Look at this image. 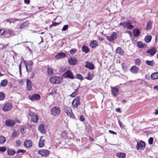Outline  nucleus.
Returning <instances> with one entry per match:
<instances>
[{
    "mask_svg": "<svg viewBox=\"0 0 158 158\" xmlns=\"http://www.w3.org/2000/svg\"><path fill=\"white\" fill-rule=\"evenodd\" d=\"M61 80V78L56 76L52 77L50 79V82L54 84H59Z\"/></svg>",
    "mask_w": 158,
    "mask_h": 158,
    "instance_id": "obj_1",
    "label": "nucleus"
},
{
    "mask_svg": "<svg viewBox=\"0 0 158 158\" xmlns=\"http://www.w3.org/2000/svg\"><path fill=\"white\" fill-rule=\"evenodd\" d=\"M51 114L54 116L58 115L60 113L59 107L55 106L53 107L51 110Z\"/></svg>",
    "mask_w": 158,
    "mask_h": 158,
    "instance_id": "obj_2",
    "label": "nucleus"
},
{
    "mask_svg": "<svg viewBox=\"0 0 158 158\" xmlns=\"http://www.w3.org/2000/svg\"><path fill=\"white\" fill-rule=\"evenodd\" d=\"M63 76L66 78H69L72 79H73L75 78L72 72L69 70H67L66 72L63 74Z\"/></svg>",
    "mask_w": 158,
    "mask_h": 158,
    "instance_id": "obj_3",
    "label": "nucleus"
},
{
    "mask_svg": "<svg viewBox=\"0 0 158 158\" xmlns=\"http://www.w3.org/2000/svg\"><path fill=\"white\" fill-rule=\"evenodd\" d=\"M64 110L68 116L72 118H73L74 116L72 113V110L70 107L66 106H65Z\"/></svg>",
    "mask_w": 158,
    "mask_h": 158,
    "instance_id": "obj_4",
    "label": "nucleus"
},
{
    "mask_svg": "<svg viewBox=\"0 0 158 158\" xmlns=\"http://www.w3.org/2000/svg\"><path fill=\"white\" fill-rule=\"evenodd\" d=\"M156 49L155 47H152L150 48L146 51V53L150 56H153L156 52Z\"/></svg>",
    "mask_w": 158,
    "mask_h": 158,
    "instance_id": "obj_5",
    "label": "nucleus"
},
{
    "mask_svg": "<svg viewBox=\"0 0 158 158\" xmlns=\"http://www.w3.org/2000/svg\"><path fill=\"white\" fill-rule=\"evenodd\" d=\"M145 146V143L141 140L139 143L137 142V144L136 146V148L138 150H139L140 148L141 150H143L144 149Z\"/></svg>",
    "mask_w": 158,
    "mask_h": 158,
    "instance_id": "obj_6",
    "label": "nucleus"
},
{
    "mask_svg": "<svg viewBox=\"0 0 158 158\" xmlns=\"http://www.w3.org/2000/svg\"><path fill=\"white\" fill-rule=\"evenodd\" d=\"M38 153L43 156H47L50 153V152L47 150L42 149L38 151Z\"/></svg>",
    "mask_w": 158,
    "mask_h": 158,
    "instance_id": "obj_7",
    "label": "nucleus"
},
{
    "mask_svg": "<svg viewBox=\"0 0 158 158\" xmlns=\"http://www.w3.org/2000/svg\"><path fill=\"white\" fill-rule=\"evenodd\" d=\"M29 115L31 117V122L37 123L38 122V118L37 115L32 112H30L29 114Z\"/></svg>",
    "mask_w": 158,
    "mask_h": 158,
    "instance_id": "obj_8",
    "label": "nucleus"
},
{
    "mask_svg": "<svg viewBox=\"0 0 158 158\" xmlns=\"http://www.w3.org/2000/svg\"><path fill=\"white\" fill-rule=\"evenodd\" d=\"M80 104V98L76 97L72 102V105L75 107H77Z\"/></svg>",
    "mask_w": 158,
    "mask_h": 158,
    "instance_id": "obj_9",
    "label": "nucleus"
},
{
    "mask_svg": "<svg viewBox=\"0 0 158 158\" xmlns=\"http://www.w3.org/2000/svg\"><path fill=\"white\" fill-rule=\"evenodd\" d=\"M15 123V121L12 119L7 120L5 122V125L7 127H12Z\"/></svg>",
    "mask_w": 158,
    "mask_h": 158,
    "instance_id": "obj_10",
    "label": "nucleus"
},
{
    "mask_svg": "<svg viewBox=\"0 0 158 158\" xmlns=\"http://www.w3.org/2000/svg\"><path fill=\"white\" fill-rule=\"evenodd\" d=\"M107 39L110 41H113L117 39V34L115 32H113L110 36H107Z\"/></svg>",
    "mask_w": 158,
    "mask_h": 158,
    "instance_id": "obj_11",
    "label": "nucleus"
},
{
    "mask_svg": "<svg viewBox=\"0 0 158 158\" xmlns=\"http://www.w3.org/2000/svg\"><path fill=\"white\" fill-rule=\"evenodd\" d=\"M12 108L11 104L10 103H7L5 104L2 108V110L5 111H7L10 110Z\"/></svg>",
    "mask_w": 158,
    "mask_h": 158,
    "instance_id": "obj_12",
    "label": "nucleus"
},
{
    "mask_svg": "<svg viewBox=\"0 0 158 158\" xmlns=\"http://www.w3.org/2000/svg\"><path fill=\"white\" fill-rule=\"evenodd\" d=\"M86 64L85 67L87 68H88L90 70L94 69V66L93 64L91 62L86 61L85 62Z\"/></svg>",
    "mask_w": 158,
    "mask_h": 158,
    "instance_id": "obj_13",
    "label": "nucleus"
},
{
    "mask_svg": "<svg viewBox=\"0 0 158 158\" xmlns=\"http://www.w3.org/2000/svg\"><path fill=\"white\" fill-rule=\"evenodd\" d=\"M130 70L132 73L136 74L139 73V69L136 66L134 65L131 67Z\"/></svg>",
    "mask_w": 158,
    "mask_h": 158,
    "instance_id": "obj_14",
    "label": "nucleus"
},
{
    "mask_svg": "<svg viewBox=\"0 0 158 158\" xmlns=\"http://www.w3.org/2000/svg\"><path fill=\"white\" fill-rule=\"evenodd\" d=\"M30 99L32 101L37 100L39 99L40 98V95L38 94H34L32 95L30 97H29Z\"/></svg>",
    "mask_w": 158,
    "mask_h": 158,
    "instance_id": "obj_15",
    "label": "nucleus"
},
{
    "mask_svg": "<svg viewBox=\"0 0 158 158\" xmlns=\"http://www.w3.org/2000/svg\"><path fill=\"white\" fill-rule=\"evenodd\" d=\"M66 56V54L64 53L61 52L56 55L55 56V58L57 59H61L65 57Z\"/></svg>",
    "mask_w": 158,
    "mask_h": 158,
    "instance_id": "obj_16",
    "label": "nucleus"
},
{
    "mask_svg": "<svg viewBox=\"0 0 158 158\" xmlns=\"http://www.w3.org/2000/svg\"><path fill=\"white\" fill-rule=\"evenodd\" d=\"M32 145V143L31 141L30 140H26L24 143V146L27 147L29 148Z\"/></svg>",
    "mask_w": 158,
    "mask_h": 158,
    "instance_id": "obj_17",
    "label": "nucleus"
},
{
    "mask_svg": "<svg viewBox=\"0 0 158 158\" xmlns=\"http://www.w3.org/2000/svg\"><path fill=\"white\" fill-rule=\"evenodd\" d=\"M29 23L28 21H26L24 23L21 24L19 27H18V28H20L21 29H24L28 26Z\"/></svg>",
    "mask_w": 158,
    "mask_h": 158,
    "instance_id": "obj_18",
    "label": "nucleus"
},
{
    "mask_svg": "<svg viewBox=\"0 0 158 158\" xmlns=\"http://www.w3.org/2000/svg\"><path fill=\"white\" fill-rule=\"evenodd\" d=\"M111 92L113 95L114 96H117L119 94V90L116 87L112 88Z\"/></svg>",
    "mask_w": 158,
    "mask_h": 158,
    "instance_id": "obj_19",
    "label": "nucleus"
},
{
    "mask_svg": "<svg viewBox=\"0 0 158 158\" xmlns=\"http://www.w3.org/2000/svg\"><path fill=\"white\" fill-rule=\"evenodd\" d=\"M132 22L130 21H127L126 22L125 28L128 29H131L133 28V25H131Z\"/></svg>",
    "mask_w": 158,
    "mask_h": 158,
    "instance_id": "obj_20",
    "label": "nucleus"
},
{
    "mask_svg": "<svg viewBox=\"0 0 158 158\" xmlns=\"http://www.w3.org/2000/svg\"><path fill=\"white\" fill-rule=\"evenodd\" d=\"M69 63L71 65H74L76 64L77 63V60L74 58H71L68 60Z\"/></svg>",
    "mask_w": 158,
    "mask_h": 158,
    "instance_id": "obj_21",
    "label": "nucleus"
},
{
    "mask_svg": "<svg viewBox=\"0 0 158 158\" xmlns=\"http://www.w3.org/2000/svg\"><path fill=\"white\" fill-rule=\"evenodd\" d=\"M32 88L31 83L30 80L29 79L27 80V90L30 91L31 90Z\"/></svg>",
    "mask_w": 158,
    "mask_h": 158,
    "instance_id": "obj_22",
    "label": "nucleus"
},
{
    "mask_svg": "<svg viewBox=\"0 0 158 158\" xmlns=\"http://www.w3.org/2000/svg\"><path fill=\"white\" fill-rule=\"evenodd\" d=\"M140 33L139 30L138 28L134 29L133 30V34L135 37H138Z\"/></svg>",
    "mask_w": 158,
    "mask_h": 158,
    "instance_id": "obj_23",
    "label": "nucleus"
},
{
    "mask_svg": "<svg viewBox=\"0 0 158 158\" xmlns=\"http://www.w3.org/2000/svg\"><path fill=\"white\" fill-rule=\"evenodd\" d=\"M38 129L39 131L42 134H45L46 133L44 126L42 124H41L39 126Z\"/></svg>",
    "mask_w": 158,
    "mask_h": 158,
    "instance_id": "obj_24",
    "label": "nucleus"
},
{
    "mask_svg": "<svg viewBox=\"0 0 158 158\" xmlns=\"http://www.w3.org/2000/svg\"><path fill=\"white\" fill-rule=\"evenodd\" d=\"M7 152V154L10 156H13L15 153V150L11 148L8 149Z\"/></svg>",
    "mask_w": 158,
    "mask_h": 158,
    "instance_id": "obj_25",
    "label": "nucleus"
},
{
    "mask_svg": "<svg viewBox=\"0 0 158 158\" xmlns=\"http://www.w3.org/2000/svg\"><path fill=\"white\" fill-rule=\"evenodd\" d=\"M98 43L97 42L96 40L92 41L90 43V46L93 48H95L98 45Z\"/></svg>",
    "mask_w": 158,
    "mask_h": 158,
    "instance_id": "obj_26",
    "label": "nucleus"
},
{
    "mask_svg": "<svg viewBox=\"0 0 158 158\" xmlns=\"http://www.w3.org/2000/svg\"><path fill=\"white\" fill-rule=\"evenodd\" d=\"M82 51L83 52L87 53L89 52V50L88 48L86 46L84 45L82 47Z\"/></svg>",
    "mask_w": 158,
    "mask_h": 158,
    "instance_id": "obj_27",
    "label": "nucleus"
},
{
    "mask_svg": "<svg viewBox=\"0 0 158 158\" xmlns=\"http://www.w3.org/2000/svg\"><path fill=\"white\" fill-rule=\"evenodd\" d=\"M42 137H40L39 142V146L40 148H42L44 146V143L45 142L44 139L42 140Z\"/></svg>",
    "mask_w": 158,
    "mask_h": 158,
    "instance_id": "obj_28",
    "label": "nucleus"
},
{
    "mask_svg": "<svg viewBox=\"0 0 158 158\" xmlns=\"http://www.w3.org/2000/svg\"><path fill=\"white\" fill-rule=\"evenodd\" d=\"M151 77L152 80H155L158 79V73L155 72L152 74Z\"/></svg>",
    "mask_w": 158,
    "mask_h": 158,
    "instance_id": "obj_29",
    "label": "nucleus"
},
{
    "mask_svg": "<svg viewBox=\"0 0 158 158\" xmlns=\"http://www.w3.org/2000/svg\"><path fill=\"white\" fill-rule=\"evenodd\" d=\"M152 39V36L150 35H147L145 38V41L146 43H149Z\"/></svg>",
    "mask_w": 158,
    "mask_h": 158,
    "instance_id": "obj_30",
    "label": "nucleus"
},
{
    "mask_svg": "<svg viewBox=\"0 0 158 158\" xmlns=\"http://www.w3.org/2000/svg\"><path fill=\"white\" fill-rule=\"evenodd\" d=\"M93 74L90 73H88L87 76L85 77V78L88 80H91L93 77Z\"/></svg>",
    "mask_w": 158,
    "mask_h": 158,
    "instance_id": "obj_31",
    "label": "nucleus"
},
{
    "mask_svg": "<svg viewBox=\"0 0 158 158\" xmlns=\"http://www.w3.org/2000/svg\"><path fill=\"white\" fill-rule=\"evenodd\" d=\"M117 156L119 158H124L125 157V154L120 152L117 154Z\"/></svg>",
    "mask_w": 158,
    "mask_h": 158,
    "instance_id": "obj_32",
    "label": "nucleus"
},
{
    "mask_svg": "<svg viewBox=\"0 0 158 158\" xmlns=\"http://www.w3.org/2000/svg\"><path fill=\"white\" fill-rule=\"evenodd\" d=\"M145 63L147 65L152 66H153L154 64V60H146Z\"/></svg>",
    "mask_w": 158,
    "mask_h": 158,
    "instance_id": "obj_33",
    "label": "nucleus"
},
{
    "mask_svg": "<svg viewBox=\"0 0 158 158\" xmlns=\"http://www.w3.org/2000/svg\"><path fill=\"white\" fill-rule=\"evenodd\" d=\"M9 34L11 36H13L15 35L13 31L10 30H6V34Z\"/></svg>",
    "mask_w": 158,
    "mask_h": 158,
    "instance_id": "obj_34",
    "label": "nucleus"
},
{
    "mask_svg": "<svg viewBox=\"0 0 158 158\" xmlns=\"http://www.w3.org/2000/svg\"><path fill=\"white\" fill-rule=\"evenodd\" d=\"M47 73L49 75H52L54 74L53 69L51 68H48Z\"/></svg>",
    "mask_w": 158,
    "mask_h": 158,
    "instance_id": "obj_35",
    "label": "nucleus"
},
{
    "mask_svg": "<svg viewBox=\"0 0 158 158\" xmlns=\"http://www.w3.org/2000/svg\"><path fill=\"white\" fill-rule=\"evenodd\" d=\"M17 19H14L13 18H10L6 20V21L7 23H9L10 24L11 23H14L16 20H17Z\"/></svg>",
    "mask_w": 158,
    "mask_h": 158,
    "instance_id": "obj_36",
    "label": "nucleus"
},
{
    "mask_svg": "<svg viewBox=\"0 0 158 158\" xmlns=\"http://www.w3.org/2000/svg\"><path fill=\"white\" fill-rule=\"evenodd\" d=\"M7 84V81L6 80H3L2 81L0 85L4 87L6 86Z\"/></svg>",
    "mask_w": 158,
    "mask_h": 158,
    "instance_id": "obj_37",
    "label": "nucleus"
},
{
    "mask_svg": "<svg viewBox=\"0 0 158 158\" xmlns=\"http://www.w3.org/2000/svg\"><path fill=\"white\" fill-rule=\"evenodd\" d=\"M6 141V138L3 136H0V143L3 144Z\"/></svg>",
    "mask_w": 158,
    "mask_h": 158,
    "instance_id": "obj_38",
    "label": "nucleus"
},
{
    "mask_svg": "<svg viewBox=\"0 0 158 158\" xmlns=\"http://www.w3.org/2000/svg\"><path fill=\"white\" fill-rule=\"evenodd\" d=\"M116 52L121 55H123V50L120 47L117 48L116 50Z\"/></svg>",
    "mask_w": 158,
    "mask_h": 158,
    "instance_id": "obj_39",
    "label": "nucleus"
},
{
    "mask_svg": "<svg viewBox=\"0 0 158 158\" xmlns=\"http://www.w3.org/2000/svg\"><path fill=\"white\" fill-rule=\"evenodd\" d=\"M152 22L149 21L148 22L147 27H146V28L147 30H150L151 29L152 27Z\"/></svg>",
    "mask_w": 158,
    "mask_h": 158,
    "instance_id": "obj_40",
    "label": "nucleus"
},
{
    "mask_svg": "<svg viewBox=\"0 0 158 158\" xmlns=\"http://www.w3.org/2000/svg\"><path fill=\"white\" fill-rule=\"evenodd\" d=\"M137 44V46L140 48H143L145 45V44H143L141 42H138Z\"/></svg>",
    "mask_w": 158,
    "mask_h": 158,
    "instance_id": "obj_41",
    "label": "nucleus"
},
{
    "mask_svg": "<svg viewBox=\"0 0 158 158\" xmlns=\"http://www.w3.org/2000/svg\"><path fill=\"white\" fill-rule=\"evenodd\" d=\"M6 30L4 28H0V35H5L6 34Z\"/></svg>",
    "mask_w": 158,
    "mask_h": 158,
    "instance_id": "obj_42",
    "label": "nucleus"
},
{
    "mask_svg": "<svg viewBox=\"0 0 158 158\" xmlns=\"http://www.w3.org/2000/svg\"><path fill=\"white\" fill-rule=\"evenodd\" d=\"M134 61L135 64L137 65H139L141 63V60L139 59H136Z\"/></svg>",
    "mask_w": 158,
    "mask_h": 158,
    "instance_id": "obj_43",
    "label": "nucleus"
},
{
    "mask_svg": "<svg viewBox=\"0 0 158 158\" xmlns=\"http://www.w3.org/2000/svg\"><path fill=\"white\" fill-rule=\"evenodd\" d=\"M75 78L80 80L81 81L83 80V77L80 74H77L75 77Z\"/></svg>",
    "mask_w": 158,
    "mask_h": 158,
    "instance_id": "obj_44",
    "label": "nucleus"
},
{
    "mask_svg": "<svg viewBox=\"0 0 158 158\" xmlns=\"http://www.w3.org/2000/svg\"><path fill=\"white\" fill-rule=\"evenodd\" d=\"M27 71L28 72H29L32 70V68L31 66L29 65L28 64L26 65L25 66Z\"/></svg>",
    "mask_w": 158,
    "mask_h": 158,
    "instance_id": "obj_45",
    "label": "nucleus"
},
{
    "mask_svg": "<svg viewBox=\"0 0 158 158\" xmlns=\"http://www.w3.org/2000/svg\"><path fill=\"white\" fill-rule=\"evenodd\" d=\"M5 98L4 94L2 92L0 93V101L3 100Z\"/></svg>",
    "mask_w": 158,
    "mask_h": 158,
    "instance_id": "obj_46",
    "label": "nucleus"
},
{
    "mask_svg": "<svg viewBox=\"0 0 158 158\" xmlns=\"http://www.w3.org/2000/svg\"><path fill=\"white\" fill-rule=\"evenodd\" d=\"M67 135L68 133L65 131H64L62 133V136L63 137H64V138H66L67 137Z\"/></svg>",
    "mask_w": 158,
    "mask_h": 158,
    "instance_id": "obj_47",
    "label": "nucleus"
},
{
    "mask_svg": "<svg viewBox=\"0 0 158 158\" xmlns=\"http://www.w3.org/2000/svg\"><path fill=\"white\" fill-rule=\"evenodd\" d=\"M18 132L16 131H14L11 134V136L12 137H16L17 136Z\"/></svg>",
    "mask_w": 158,
    "mask_h": 158,
    "instance_id": "obj_48",
    "label": "nucleus"
},
{
    "mask_svg": "<svg viewBox=\"0 0 158 158\" xmlns=\"http://www.w3.org/2000/svg\"><path fill=\"white\" fill-rule=\"evenodd\" d=\"M68 27L69 25H64L62 29V31H65L68 29Z\"/></svg>",
    "mask_w": 158,
    "mask_h": 158,
    "instance_id": "obj_49",
    "label": "nucleus"
},
{
    "mask_svg": "<svg viewBox=\"0 0 158 158\" xmlns=\"http://www.w3.org/2000/svg\"><path fill=\"white\" fill-rule=\"evenodd\" d=\"M153 138L152 137H150L148 139V143L150 144H152L153 142Z\"/></svg>",
    "mask_w": 158,
    "mask_h": 158,
    "instance_id": "obj_50",
    "label": "nucleus"
},
{
    "mask_svg": "<svg viewBox=\"0 0 158 158\" xmlns=\"http://www.w3.org/2000/svg\"><path fill=\"white\" fill-rule=\"evenodd\" d=\"M6 149L5 147H0V151L3 152L6 151Z\"/></svg>",
    "mask_w": 158,
    "mask_h": 158,
    "instance_id": "obj_51",
    "label": "nucleus"
},
{
    "mask_svg": "<svg viewBox=\"0 0 158 158\" xmlns=\"http://www.w3.org/2000/svg\"><path fill=\"white\" fill-rule=\"evenodd\" d=\"M76 51L77 50L75 49H72L70 50V53L71 54H73L76 53Z\"/></svg>",
    "mask_w": 158,
    "mask_h": 158,
    "instance_id": "obj_52",
    "label": "nucleus"
},
{
    "mask_svg": "<svg viewBox=\"0 0 158 158\" xmlns=\"http://www.w3.org/2000/svg\"><path fill=\"white\" fill-rule=\"evenodd\" d=\"M15 143L17 147H19L20 145L21 142L19 140H17L16 141Z\"/></svg>",
    "mask_w": 158,
    "mask_h": 158,
    "instance_id": "obj_53",
    "label": "nucleus"
},
{
    "mask_svg": "<svg viewBox=\"0 0 158 158\" xmlns=\"http://www.w3.org/2000/svg\"><path fill=\"white\" fill-rule=\"evenodd\" d=\"M118 123H119V125L120 127L121 128H124L125 126L122 124V123H121L120 122V121L119 119H118Z\"/></svg>",
    "mask_w": 158,
    "mask_h": 158,
    "instance_id": "obj_54",
    "label": "nucleus"
},
{
    "mask_svg": "<svg viewBox=\"0 0 158 158\" xmlns=\"http://www.w3.org/2000/svg\"><path fill=\"white\" fill-rule=\"evenodd\" d=\"M119 25L120 26H122L123 27H125L126 22L120 23L119 24Z\"/></svg>",
    "mask_w": 158,
    "mask_h": 158,
    "instance_id": "obj_55",
    "label": "nucleus"
},
{
    "mask_svg": "<svg viewBox=\"0 0 158 158\" xmlns=\"http://www.w3.org/2000/svg\"><path fill=\"white\" fill-rule=\"evenodd\" d=\"M76 94L77 93L76 91H75L72 93L71 95H70V96L71 97L73 98L76 96Z\"/></svg>",
    "mask_w": 158,
    "mask_h": 158,
    "instance_id": "obj_56",
    "label": "nucleus"
},
{
    "mask_svg": "<svg viewBox=\"0 0 158 158\" xmlns=\"http://www.w3.org/2000/svg\"><path fill=\"white\" fill-rule=\"evenodd\" d=\"M25 151L23 150V149H20L18 150L17 152V154L20 153H23L25 152Z\"/></svg>",
    "mask_w": 158,
    "mask_h": 158,
    "instance_id": "obj_57",
    "label": "nucleus"
},
{
    "mask_svg": "<svg viewBox=\"0 0 158 158\" xmlns=\"http://www.w3.org/2000/svg\"><path fill=\"white\" fill-rule=\"evenodd\" d=\"M80 120L81 121L84 122L85 120V118L83 115L80 116Z\"/></svg>",
    "mask_w": 158,
    "mask_h": 158,
    "instance_id": "obj_58",
    "label": "nucleus"
},
{
    "mask_svg": "<svg viewBox=\"0 0 158 158\" xmlns=\"http://www.w3.org/2000/svg\"><path fill=\"white\" fill-rule=\"evenodd\" d=\"M59 24V23H57L56 22H54V23H52V25H51L50 27H52L53 26H56L57 25Z\"/></svg>",
    "mask_w": 158,
    "mask_h": 158,
    "instance_id": "obj_59",
    "label": "nucleus"
},
{
    "mask_svg": "<svg viewBox=\"0 0 158 158\" xmlns=\"http://www.w3.org/2000/svg\"><path fill=\"white\" fill-rule=\"evenodd\" d=\"M24 131V128L23 127H22L20 128V131L21 133L23 134V133Z\"/></svg>",
    "mask_w": 158,
    "mask_h": 158,
    "instance_id": "obj_60",
    "label": "nucleus"
},
{
    "mask_svg": "<svg viewBox=\"0 0 158 158\" xmlns=\"http://www.w3.org/2000/svg\"><path fill=\"white\" fill-rule=\"evenodd\" d=\"M109 132L111 133V134H114L115 135H116L117 134V133L113 131H111V130H109Z\"/></svg>",
    "mask_w": 158,
    "mask_h": 158,
    "instance_id": "obj_61",
    "label": "nucleus"
},
{
    "mask_svg": "<svg viewBox=\"0 0 158 158\" xmlns=\"http://www.w3.org/2000/svg\"><path fill=\"white\" fill-rule=\"evenodd\" d=\"M34 76V72H32L31 74H30V78H33Z\"/></svg>",
    "mask_w": 158,
    "mask_h": 158,
    "instance_id": "obj_62",
    "label": "nucleus"
},
{
    "mask_svg": "<svg viewBox=\"0 0 158 158\" xmlns=\"http://www.w3.org/2000/svg\"><path fill=\"white\" fill-rule=\"evenodd\" d=\"M30 0H24V2L25 4H29L30 3Z\"/></svg>",
    "mask_w": 158,
    "mask_h": 158,
    "instance_id": "obj_63",
    "label": "nucleus"
},
{
    "mask_svg": "<svg viewBox=\"0 0 158 158\" xmlns=\"http://www.w3.org/2000/svg\"><path fill=\"white\" fill-rule=\"evenodd\" d=\"M122 66L123 67V70H124L125 71H126L127 70V68L126 66H124V65L123 64L122 65Z\"/></svg>",
    "mask_w": 158,
    "mask_h": 158,
    "instance_id": "obj_64",
    "label": "nucleus"
}]
</instances>
